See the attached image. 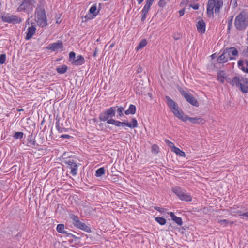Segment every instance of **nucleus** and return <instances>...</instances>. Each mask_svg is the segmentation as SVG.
<instances>
[{
	"label": "nucleus",
	"instance_id": "nucleus-12",
	"mask_svg": "<svg viewBox=\"0 0 248 248\" xmlns=\"http://www.w3.org/2000/svg\"><path fill=\"white\" fill-rule=\"evenodd\" d=\"M99 12L97 10V5L95 4H93L89 9L90 14L85 15L84 18L87 20L92 19L94 18Z\"/></svg>",
	"mask_w": 248,
	"mask_h": 248
},
{
	"label": "nucleus",
	"instance_id": "nucleus-42",
	"mask_svg": "<svg viewBox=\"0 0 248 248\" xmlns=\"http://www.w3.org/2000/svg\"><path fill=\"white\" fill-rule=\"evenodd\" d=\"M115 120L114 119H108V121H107V123L108 124H112V125H114V124H115Z\"/></svg>",
	"mask_w": 248,
	"mask_h": 248
},
{
	"label": "nucleus",
	"instance_id": "nucleus-9",
	"mask_svg": "<svg viewBox=\"0 0 248 248\" xmlns=\"http://www.w3.org/2000/svg\"><path fill=\"white\" fill-rule=\"evenodd\" d=\"M138 125V124L137 121L135 118H133L131 123H128L126 121L121 122L116 120L114 124V125L118 127L123 126L124 125H125L131 128L137 127Z\"/></svg>",
	"mask_w": 248,
	"mask_h": 248
},
{
	"label": "nucleus",
	"instance_id": "nucleus-8",
	"mask_svg": "<svg viewBox=\"0 0 248 248\" xmlns=\"http://www.w3.org/2000/svg\"><path fill=\"white\" fill-rule=\"evenodd\" d=\"M1 19L4 22L14 24H19L22 21V19L20 17L15 15H11L9 14L3 15L1 16Z\"/></svg>",
	"mask_w": 248,
	"mask_h": 248
},
{
	"label": "nucleus",
	"instance_id": "nucleus-51",
	"mask_svg": "<svg viewBox=\"0 0 248 248\" xmlns=\"http://www.w3.org/2000/svg\"><path fill=\"white\" fill-rule=\"evenodd\" d=\"M231 3H234L235 4L236 3V0H231Z\"/></svg>",
	"mask_w": 248,
	"mask_h": 248
},
{
	"label": "nucleus",
	"instance_id": "nucleus-44",
	"mask_svg": "<svg viewBox=\"0 0 248 248\" xmlns=\"http://www.w3.org/2000/svg\"><path fill=\"white\" fill-rule=\"evenodd\" d=\"M60 137L62 138L69 139L70 138H71V136L67 134H63V135H62L60 136Z\"/></svg>",
	"mask_w": 248,
	"mask_h": 248
},
{
	"label": "nucleus",
	"instance_id": "nucleus-48",
	"mask_svg": "<svg viewBox=\"0 0 248 248\" xmlns=\"http://www.w3.org/2000/svg\"><path fill=\"white\" fill-rule=\"evenodd\" d=\"M244 53L245 56H248V46L247 47L246 50L244 51Z\"/></svg>",
	"mask_w": 248,
	"mask_h": 248
},
{
	"label": "nucleus",
	"instance_id": "nucleus-25",
	"mask_svg": "<svg viewBox=\"0 0 248 248\" xmlns=\"http://www.w3.org/2000/svg\"><path fill=\"white\" fill-rule=\"evenodd\" d=\"M136 108L135 105H130L127 110L125 111L124 113L126 115L134 114L136 112Z\"/></svg>",
	"mask_w": 248,
	"mask_h": 248
},
{
	"label": "nucleus",
	"instance_id": "nucleus-21",
	"mask_svg": "<svg viewBox=\"0 0 248 248\" xmlns=\"http://www.w3.org/2000/svg\"><path fill=\"white\" fill-rule=\"evenodd\" d=\"M225 50L230 57L234 58V57L238 55V51L234 47H230L229 48L226 49Z\"/></svg>",
	"mask_w": 248,
	"mask_h": 248
},
{
	"label": "nucleus",
	"instance_id": "nucleus-5",
	"mask_svg": "<svg viewBox=\"0 0 248 248\" xmlns=\"http://www.w3.org/2000/svg\"><path fill=\"white\" fill-rule=\"evenodd\" d=\"M166 101L168 106L174 115L179 119L183 114V112L179 109L175 102L168 96L166 97Z\"/></svg>",
	"mask_w": 248,
	"mask_h": 248
},
{
	"label": "nucleus",
	"instance_id": "nucleus-43",
	"mask_svg": "<svg viewBox=\"0 0 248 248\" xmlns=\"http://www.w3.org/2000/svg\"><path fill=\"white\" fill-rule=\"evenodd\" d=\"M147 13H141L142 17H141V20L142 21H144L145 19L146 18V16Z\"/></svg>",
	"mask_w": 248,
	"mask_h": 248
},
{
	"label": "nucleus",
	"instance_id": "nucleus-24",
	"mask_svg": "<svg viewBox=\"0 0 248 248\" xmlns=\"http://www.w3.org/2000/svg\"><path fill=\"white\" fill-rule=\"evenodd\" d=\"M226 74L223 71H220L217 73V80L222 83L224 82L226 79Z\"/></svg>",
	"mask_w": 248,
	"mask_h": 248
},
{
	"label": "nucleus",
	"instance_id": "nucleus-45",
	"mask_svg": "<svg viewBox=\"0 0 248 248\" xmlns=\"http://www.w3.org/2000/svg\"><path fill=\"white\" fill-rule=\"evenodd\" d=\"M155 209L156 210H157V211H159V212H161V213L163 212L164 210V208H161V207H155Z\"/></svg>",
	"mask_w": 248,
	"mask_h": 248
},
{
	"label": "nucleus",
	"instance_id": "nucleus-2",
	"mask_svg": "<svg viewBox=\"0 0 248 248\" xmlns=\"http://www.w3.org/2000/svg\"><path fill=\"white\" fill-rule=\"evenodd\" d=\"M35 18L38 24L44 27L47 25L46 17L43 7V4L41 1L40 4L37 5L35 12Z\"/></svg>",
	"mask_w": 248,
	"mask_h": 248
},
{
	"label": "nucleus",
	"instance_id": "nucleus-53",
	"mask_svg": "<svg viewBox=\"0 0 248 248\" xmlns=\"http://www.w3.org/2000/svg\"><path fill=\"white\" fill-rule=\"evenodd\" d=\"M96 51H95L94 52V53H93V56H96Z\"/></svg>",
	"mask_w": 248,
	"mask_h": 248
},
{
	"label": "nucleus",
	"instance_id": "nucleus-14",
	"mask_svg": "<svg viewBox=\"0 0 248 248\" xmlns=\"http://www.w3.org/2000/svg\"><path fill=\"white\" fill-rule=\"evenodd\" d=\"M67 164L68 165L69 168L70 169V172L71 173L75 176L77 174V170H78V165L72 159H70L68 161H67Z\"/></svg>",
	"mask_w": 248,
	"mask_h": 248
},
{
	"label": "nucleus",
	"instance_id": "nucleus-4",
	"mask_svg": "<svg viewBox=\"0 0 248 248\" xmlns=\"http://www.w3.org/2000/svg\"><path fill=\"white\" fill-rule=\"evenodd\" d=\"M35 3V0H24L17 10L19 12L24 11L28 14L31 13L33 10Z\"/></svg>",
	"mask_w": 248,
	"mask_h": 248
},
{
	"label": "nucleus",
	"instance_id": "nucleus-23",
	"mask_svg": "<svg viewBox=\"0 0 248 248\" xmlns=\"http://www.w3.org/2000/svg\"><path fill=\"white\" fill-rule=\"evenodd\" d=\"M56 230L58 232L61 233H64L67 235H70V233H68L66 231H64V226L63 224H59L57 225Z\"/></svg>",
	"mask_w": 248,
	"mask_h": 248
},
{
	"label": "nucleus",
	"instance_id": "nucleus-15",
	"mask_svg": "<svg viewBox=\"0 0 248 248\" xmlns=\"http://www.w3.org/2000/svg\"><path fill=\"white\" fill-rule=\"evenodd\" d=\"M233 59H234V58L230 57L225 49L222 54L217 58V62L220 63H224L227 62L228 60Z\"/></svg>",
	"mask_w": 248,
	"mask_h": 248
},
{
	"label": "nucleus",
	"instance_id": "nucleus-39",
	"mask_svg": "<svg viewBox=\"0 0 248 248\" xmlns=\"http://www.w3.org/2000/svg\"><path fill=\"white\" fill-rule=\"evenodd\" d=\"M152 152L155 154H157L159 152V147L156 144H154L152 146Z\"/></svg>",
	"mask_w": 248,
	"mask_h": 248
},
{
	"label": "nucleus",
	"instance_id": "nucleus-11",
	"mask_svg": "<svg viewBox=\"0 0 248 248\" xmlns=\"http://www.w3.org/2000/svg\"><path fill=\"white\" fill-rule=\"evenodd\" d=\"M179 119L182 120L184 122H186L188 120L193 124H203L205 122V121L201 117H189L187 116L184 115L183 113L181 116V117L179 118Z\"/></svg>",
	"mask_w": 248,
	"mask_h": 248
},
{
	"label": "nucleus",
	"instance_id": "nucleus-26",
	"mask_svg": "<svg viewBox=\"0 0 248 248\" xmlns=\"http://www.w3.org/2000/svg\"><path fill=\"white\" fill-rule=\"evenodd\" d=\"M110 118H112L115 115L116 107H112L105 110Z\"/></svg>",
	"mask_w": 248,
	"mask_h": 248
},
{
	"label": "nucleus",
	"instance_id": "nucleus-49",
	"mask_svg": "<svg viewBox=\"0 0 248 248\" xmlns=\"http://www.w3.org/2000/svg\"><path fill=\"white\" fill-rule=\"evenodd\" d=\"M154 0H147L146 2H147L148 3H150L152 4Z\"/></svg>",
	"mask_w": 248,
	"mask_h": 248
},
{
	"label": "nucleus",
	"instance_id": "nucleus-28",
	"mask_svg": "<svg viewBox=\"0 0 248 248\" xmlns=\"http://www.w3.org/2000/svg\"><path fill=\"white\" fill-rule=\"evenodd\" d=\"M110 117L105 111L101 112L99 116V120L101 121H107Z\"/></svg>",
	"mask_w": 248,
	"mask_h": 248
},
{
	"label": "nucleus",
	"instance_id": "nucleus-18",
	"mask_svg": "<svg viewBox=\"0 0 248 248\" xmlns=\"http://www.w3.org/2000/svg\"><path fill=\"white\" fill-rule=\"evenodd\" d=\"M36 30V29L34 25L31 24V25L29 26L27 29V32L25 39L26 40L30 39L35 33Z\"/></svg>",
	"mask_w": 248,
	"mask_h": 248
},
{
	"label": "nucleus",
	"instance_id": "nucleus-16",
	"mask_svg": "<svg viewBox=\"0 0 248 248\" xmlns=\"http://www.w3.org/2000/svg\"><path fill=\"white\" fill-rule=\"evenodd\" d=\"M241 90L244 93L248 92V80L243 77H241L239 86Z\"/></svg>",
	"mask_w": 248,
	"mask_h": 248
},
{
	"label": "nucleus",
	"instance_id": "nucleus-34",
	"mask_svg": "<svg viewBox=\"0 0 248 248\" xmlns=\"http://www.w3.org/2000/svg\"><path fill=\"white\" fill-rule=\"evenodd\" d=\"M105 173V169L103 167L100 168L96 170L95 176L100 177Z\"/></svg>",
	"mask_w": 248,
	"mask_h": 248
},
{
	"label": "nucleus",
	"instance_id": "nucleus-31",
	"mask_svg": "<svg viewBox=\"0 0 248 248\" xmlns=\"http://www.w3.org/2000/svg\"><path fill=\"white\" fill-rule=\"evenodd\" d=\"M67 70V66L65 65H63L56 68L57 72L61 74L65 73L66 72Z\"/></svg>",
	"mask_w": 248,
	"mask_h": 248
},
{
	"label": "nucleus",
	"instance_id": "nucleus-33",
	"mask_svg": "<svg viewBox=\"0 0 248 248\" xmlns=\"http://www.w3.org/2000/svg\"><path fill=\"white\" fill-rule=\"evenodd\" d=\"M151 5L152 4L146 2V4H145L143 9H142L141 13H148Z\"/></svg>",
	"mask_w": 248,
	"mask_h": 248
},
{
	"label": "nucleus",
	"instance_id": "nucleus-37",
	"mask_svg": "<svg viewBox=\"0 0 248 248\" xmlns=\"http://www.w3.org/2000/svg\"><path fill=\"white\" fill-rule=\"evenodd\" d=\"M165 142L167 144V145L170 148L172 152L176 147L172 142L169 140H165Z\"/></svg>",
	"mask_w": 248,
	"mask_h": 248
},
{
	"label": "nucleus",
	"instance_id": "nucleus-6",
	"mask_svg": "<svg viewBox=\"0 0 248 248\" xmlns=\"http://www.w3.org/2000/svg\"><path fill=\"white\" fill-rule=\"evenodd\" d=\"M172 190L181 200L186 202L191 201L192 200L190 195L186 193L185 190L180 187H173Z\"/></svg>",
	"mask_w": 248,
	"mask_h": 248
},
{
	"label": "nucleus",
	"instance_id": "nucleus-55",
	"mask_svg": "<svg viewBox=\"0 0 248 248\" xmlns=\"http://www.w3.org/2000/svg\"><path fill=\"white\" fill-rule=\"evenodd\" d=\"M174 39H175V40H177L178 38H175H175H174Z\"/></svg>",
	"mask_w": 248,
	"mask_h": 248
},
{
	"label": "nucleus",
	"instance_id": "nucleus-20",
	"mask_svg": "<svg viewBox=\"0 0 248 248\" xmlns=\"http://www.w3.org/2000/svg\"><path fill=\"white\" fill-rule=\"evenodd\" d=\"M197 30L199 33L202 34L205 31V23L202 20H199L197 23Z\"/></svg>",
	"mask_w": 248,
	"mask_h": 248
},
{
	"label": "nucleus",
	"instance_id": "nucleus-38",
	"mask_svg": "<svg viewBox=\"0 0 248 248\" xmlns=\"http://www.w3.org/2000/svg\"><path fill=\"white\" fill-rule=\"evenodd\" d=\"M23 133L21 132H16L15 133L14 137L15 139H21L23 138Z\"/></svg>",
	"mask_w": 248,
	"mask_h": 248
},
{
	"label": "nucleus",
	"instance_id": "nucleus-17",
	"mask_svg": "<svg viewBox=\"0 0 248 248\" xmlns=\"http://www.w3.org/2000/svg\"><path fill=\"white\" fill-rule=\"evenodd\" d=\"M73 220L74 222V224L77 227L82 230H85L88 227L85 223L80 221L78 219V217L77 216H74L73 217Z\"/></svg>",
	"mask_w": 248,
	"mask_h": 248
},
{
	"label": "nucleus",
	"instance_id": "nucleus-47",
	"mask_svg": "<svg viewBox=\"0 0 248 248\" xmlns=\"http://www.w3.org/2000/svg\"><path fill=\"white\" fill-rule=\"evenodd\" d=\"M193 9H194V10H197L199 9V5L198 4H195L193 6H191Z\"/></svg>",
	"mask_w": 248,
	"mask_h": 248
},
{
	"label": "nucleus",
	"instance_id": "nucleus-1",
	"mask_svg": "<svg viewBox=\"0 0 248 248\" xmlns=\"http://www.w3.org/2000/svg\"><path fill=\"white\" fill-rule=\"evenodd\" d=\"M222 0H209L207 4V15L209 17H213L214 13L218 14L223 6Z\"/></svg>",
	"mask_w": 248,
	"mask_h": 248
},
{
	"label": "nucleus",
	"instance_id": "nucleus-52",
	"mask_svg": "<svg viewBox=\"0 0 248 248\" xmlns=\"http://www.w3.org/2000/svg\"><path fill=\"white\" fill-rule=\"evenodd\" d=\"M58 130H59V131L60 132H61V133L63 132V130H62V129H60L59 128H58Z\"/></svg>",
	"mask_w": 248,
	"mask_h": 248
},
{
	"label": "nucleus",
	"instance_id": "nucleus-54",
	"mask_svg": "<svg viewBox=\"0 0 248 248\" xmlns=\"http://www.w3.org/2000/svg\"><path fill=\"white\" fill-rule=\"evenodd\" d=\"M18 110H19V111H22V110H23V109H19Z\"/></svg>",
	"mask_w": 248,
	"mask_h": 248
},
{
	"label": "nucleus",
	"instance_id": "nucleus-13",
	"mask_svg": "<svg viewBox=\"0 0 248 248\" xmlns=\"http://www.w3.org/2000/svg\"><path fill=\"white\" fill-rule=\"evenodd\" d=\"M63 48V44L62 41H59L57 42L51 43L46 47L48 50L51 51H56L60 49L62 50Z\"/></svg>",
	"mask_w": 248,
	"mask_h": 248
},
{
	"label": "nucleus",
	"instance_id": "nucleus-3",
	"mask_svg": "<svg viewBox=\"0 0 248 248\" xmlns=\"http://www.w3.org/2000/svg\"><path fill=\"white\" fill-rule=\"evenodd\" d=\"M235 26L237 29L242 30L248 25V17L243 13H240L235 19Z\"/></svg>",
	"mask_w": 248,
	"mask_h": 248
},
{
	"label": "nucleus",
	"instance_id": "nucleus-36",
	"mask_svg": "<svg viewBox=\"0 0 248 248\" xmlns=\"http://www.w3.org/2000/svg\"><path fill=\"white\" fill-rule=\"evenodd\" d=\"M124 110V108L123 107H120L118 108L117 109V112L118 113L117 117L121 118L124 116L123 112Z\"/></svg>",
	"mask_w": 248,
	"mask_h": 248
},
{
	"label": "nucleus",
	"instance_id": "nucleus-40",
	"mask_svg": "<svg viewBox=\"0 0 248 248\" xmlns=\"http://www.w3.org/2000/svg\"><path fill=\"white\" fill-rule=\"evenodd\" d=\"M6 56L4 54H1L0 56V63L1 64H4L6 61Z\"/></svg>",
	"mask_w": 248,
	"mask_h": 248
},
{
	"label": "nucleus",
	"instance_id": "nucleus-19",
	"mask_svg": "<svg viewBox=\"0 0 248 248\" xmlns=\"http://www.w3.org/2000/svg\"><path fill=\"white\" fill-rule=\"evenodd\" d=\"M238 66L243 72L248 73V61L239 60L238 62Z\"/></svg>",
	"mask_w": 248,
	"mask_h": 248
},
{
	"label": "nucleus",
	"instance_id": "nucleus-7",
	"mask_svg": "<svg viewBox=\"0 0 248 248\" xmlns=\"http://www.w3.org/2000/svg\"><path fill=\"white\" fill-rule=\"evenodd\" d=\"M76 54L74 52L69 53V60L72 64L76 66L82 65L85 62L84 57L81 55H78L75 58Z\"/></svg>",
	"mask_w": 248,
	"mask_h": 248
},
{
	"label": "nucleus",
	"instance_id": "nucleus-27",
	"mask_svg": "<svg viewBox=\"0 0 248 248\" xmlns=\"http://www.w3.org/2000/svg\"><path fill=\"white\" fill-rule=\"evenodd\" d=\"M241 79V77H235L232 78L231 81H230V83L232 86H236V87H238L239 85L240 80Z\"/></svg>",
	"mask_w": 248,
	"mask_h": 248
},
{
	"label": "nucleus",
	"instance_id": "nucleus-22",
	"mask_svg": "<svg viewBox=\"0 0 248 248\" xmlns=\"http://www.w3.org/2000/svg\"><path fill=\"white\" fill-rule=\"evenodd\" d=\"M169 214L172 220L174 221L176 223H177L178 225H181L182 224V220L181 217H177L172 212H170Z\"/></svg>",
	"mask_w": 248,
	"mask_h": 248
},
{
	"label": "nucleus",
	"instance_id": "nucleus-29",
	"mask_svg": "<svg viewBox=\"0 0 248 248\" xmlns=\"http://www.w3.org/2000/svg\"><path fill=\"white\" fill-rule=\"evenodd\" d=\"M172 152L175 153L179 156L184 157L186 156L185 152L178 147H176Z\"/></svg>",
	"mask_w": 248,
	"mask_h": 248
},
{
	"label": "nucleus",
	"instance_id": "nucleus-41",
	"mask_svg": "<svg viewBox=\"0 0 248 248\" xmlns=\"http://www.w3.org/2000/svg\"><path fill=\"white\" fill-rule=\"evenodd\" d=\"M236 213H237L240 216L246 217H248V211L244 213H242L241 211H238L236 212Z\"/></svg>",
	"mask_w": 248,
	"mask_h": 248
},
{
	"label": "nucleus",
	"instance_id": "nucleus-32",
	"mask_svg": "<svg viewBox=\"0 0 248 248\" xmlns=\"http://www.w3.org/2000/svg\"><path fill=\"white\" fill-rule=\"evenodd\" d=\"M217 222L223 227H226L233 223V222H230L227 219L218 220Z\"/></svg>",
	"mask_w": 248,
	"mask_h": 248
},
{
	"label": "nucleus",
	"instance_id": "nucleus-30",
	"mask_svg": "<svg viewBox=\"0 0 248 248\" xmlns=\"http://www.w3.org/2000/svg\"><path fill=\"white\" fill-rule=\"evenodd\" d=\"M147 45V41L146 39H143L141 40V41L140 42L139 44L136 47V50L138 51L142 48H143L144 46H145Z\"/></svg>",
	"mask_w": 248,
	"mask_h": 248
},
{
	"label": "nucleus",
	"instance_id": "nucleus-46",
	"mask_svg": "<svg viewBox=\"0 0 248 248\" xmlns=\"http://www.w3.org/2000/svg\"><path fill=\"white\" fill-rule=\"evenodd\" d=\"M179 13L180 16H181L184 15L185 10H180L179 12Z\"/></svg>",
	"mask_w": 248,
	"mask_h": 248
},
{
	"label": "nucleus",
	"instance_id": "nucleus-50",
	"mask_svg": "<svg viewBox=\"0 0 248 248\" xmlns=\"http://www.w3.org/2000/svg\"><path fill=\"white\" fill-rule=\"evenodd\" d=\"M143 0H137L138 4H141L142 2V1H143Z\"/></svg>",
	"mask_w": 248,
	"mask_h": 248
},
{
	"label": "nucleus",
	"instance_id": "nucleus-10",
	"mask_svg": "<svg viewBox=\"0 0 248 248\" xmlns=\"http://www.w3.org/2000/svg\"><path fill=\"white\" fill-rule=\"evenodd\" d=\"M180 92L181 94L185 97V99L190 104L196 107L199 106L198 102L191 94L183 90H180Z\"/></svg>",
	"mask_w": 248,
	"mask_h": 248
},
{
	"label": "nucleus",
	"instance_id": "nucleus-35",
	"mask_svg": "<svg viewBox=\"0 0 248 248\" xmlns=\"http://www.w3.org/2000/svg\"><path fill=\"white\" fill-rule=\"evenodd\" d=\"M155 220L161 225H165L166 222V219L162 217H156Z\"/></svg>",
	"mask_w": 248,
	"mask_h": 248
}]
</instances>
